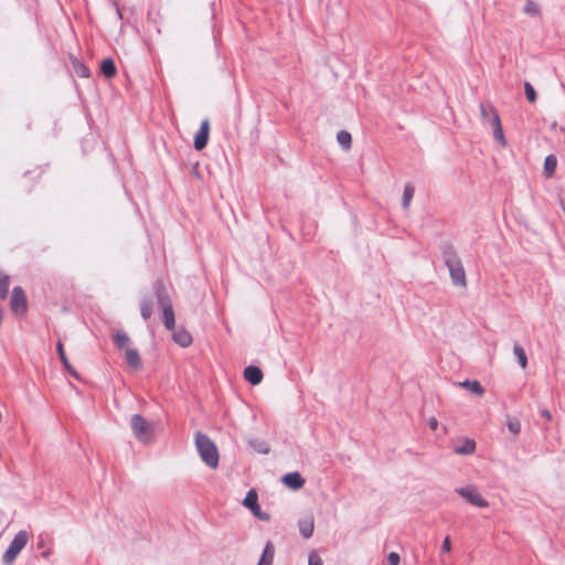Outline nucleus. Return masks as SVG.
<instances>
[{
	"label": "nucleus",
	"instance_id": "6e6552de",
	"mask_svg": "<svg viewBox=\"0 0 565 565\" xmlns=\"http://www.w3.org/2000/svg\"><path fill=\"white\" fill-rule=\"evenodd\" d=\"M10 306L15 315H22L26 311V298L21 287L13 288Z\"/></svg>",
	"mask_w": 565,
	"mask_h": 565
},
{
	"label": "nucleus",
	"instance_id": "393cba45",
	"mask_svg": "<svg viewBox=\"0 0 565 565\" xmlns=\"http://www.w3.org/2000/svg\"><path fill=\"white\" fill-rule=\"evenodd\" d=\"M10 278L0 271V298L6 299L9 294Z\"/></svg>",
	"mask_w": 565,
	"mask_h": 565
},
{
	"label": "nucleus",
	"instance_id": "7ed1b4c3",
	"mask_svg": "<svg viewBox=\"0 0 565 565\" xmlns=\"http://www.w3.org/2000/svg\"><path fill=\"white\" fill-rule=\"evenodd\" d=\"M157 298L160 308L162 309V320L164 327L172 331L175 328V318L172 303L166 294L164 286L160 282L157 287Z\"/></svg>",
	"mask_w": 565,
	"mask_h": 565
},
{
	"label": "nucleus",
	"instance_id": "6ab92c4d",
	"mask_svg": "<svg viewBox=\"0 0 565 565\" xmlns=\"http://www.w3.org/2000/svg\"><path fill=\"white\" fill-rule=\"evenodd\" d=\"M100 71L107 78L114 77L116 74V66L114 61L111 58H105L100 63Z\"/></svg>",
	"mask_w": 565,
	"mask_h": 565
},
{
	"label": "nucleus",
	"instance_id": "7c9ffc66",
	"mask_svg": "<svg viewBox=\"0 0 565 565\" xmlns=\"http://www.w3.org/2000/svg\"><path fill=\"white\" fill-rule=\"evenodd\" d=\"M74 70H75V73L79 77H88L89 76V70L84 64H82L79 62L74 63Z\"/></svg>",
	"mask_w": 565,
	"mask_h": 565
},
{
	"label": "nucleus",
	"instance_id": "f257e3e1",
	"mask_svg": "<svg viewBox=\"0 0 565 565\" xmlns=\"http://www.w3.org/2000/svg\"><path fill=\"white\" fill-rule=\"evenodd\" d=\"M195 446L201 459L212 469L218 466V451L215 444L203 433L195 434Z\"/></svg>",
	"mask_w": 565,
	"mask_h": 565
},
{
	"label": "nucleus",
	"instance_id": "20e7f679",
	"mask_svg": "<svg viewBox=\"0 0 565 565\" xmlns=\"http://www.w3.org/2000/svg\"><path fill=\"white\" fill-rule=\"evenodd\" d=\"M130 425L135 437L147 444L153 439L154 426L139 414L131 416Z\"/></svg>",
	"mask_w": 565,
	"mask_h": 565
},
{
	"label": "nucleus",
	"instance_id": "bb28decb",
	"mask_svg": "<svg viewBox=\"0 0 565 565\" xmlns=\"http://www.w3.org/2000/svg\"><path fill=\"white\" fill-rule=\"evenodd\" d=\"M497 111L492 105H480V114L483 124H489L491 126V111Z\"/></svg>",
	"mask_w": 565,
	"mask_h": 565
},
{
	"label": "nucleus",
	"instance_id": "4be33fe9",
	"mask_svg": "<svg viewBox=\"0 0 565 565\" xmlns=\"http://www.w3.org/2000/svg\"><path fill=\"white\" fill-rule=\"evenodd\" d=\"M415 189L412 184H406L403 191L402 205L406 210L409 207L412 199L414 196Z\"/></svg>",
	"mask_w": 565,
	"mask_h": 565
},
{
	"label": "nucleus",
	"instance_id": "5701e85b",
	"mask_svg": "<svg viewBox=\"0 0 565 565\" xmlns=\"http://www.w3.org/2000/svg\"><path fill=\"white\" fill-rule=\"evenodd\" d=\"M524 13L529 14V15H533V17H540L541 15V8L540 6L533 1V0H527L524 4V9H523Z\"/></svg>",
	"mask_w": 565,
	"mask_h": 565
},
{
	"label": "nucleus",
	"instance_id": "aec40b11",
	"mask_svg": "<svg viewBox=\"0 0 565 565\" xmlns=\"http://www.w3.org/2000/svg\"><path fill=\"white\" fill-rule=\"evenodd\" d=\"M459 385L469 388L471 393L478 396H482L484 394V390L478 381L466 380Z\"/></svg>",
	"mask_w": 565,
	"mask_h": 565
},
{
	"label": "nucleus",
	"instance_id": "1a4fd4ad",
	"mask_svg": "<svg viewBox=\"0 0 565 565\" xmlns=\"http://www.w3.org/2000/svg\"><path fill=\"white\" fill-rule=\"evenodd\" d=\"M209 130H210V122L207 119L202 120L199 131L195 135L194 138V148L196 150H202L205 148L207 140H209Z\"/></svg>",
	"mask_w": 565,
	"mask_h": 565
},
{
	"label": "nucleus",
	"instance_id": "2eb2a0df",
	"mask_svg": "<svg viewBox=\"0 0 565 565\" xmlns=\"http://www.w3.org/2000/svg\"><path fill=\"white\" fill-rule=\"evenodd\" d=\"M125 358H126L127 364L131 369L139 370L141 367L142 362H141L139 352L136 349L127 348L126 352H125Z\"/></svg>",
	"mask_w": 565,
	"mask_h": 565
},
{
	"label": "nucleus",
	"instance_id": "f8f14e48",
	"mask_svg": "<svg viewBox=\"0 0 565 565\" xmlns=\"http://www.w3.org/2000/svg\"><path fill=\"white\" fill-rule=\"evenodd\" d=\"M282 482L292 490H298L305 484V479L299 472H289L282 477Z\"/></svg>",
	"mask_w": 565,
	"mask_h": 565
},
{
	"label": "nucleus",
	"instance_id": "a211bd4d",
	"mask_svg": "<svg viewBox=\"0 0 565 565\" xmlns=\"http://www.w3.org/2000/svg\"><path fill=\"white\" fill-rule=\"evenodd\" d=\"M173 340L182 348H186L192 343L191 334L184 329L175 331L173 333Z\"/></svg>",
	"mask_w": 565,
	"mask_h": 565
},
{
	"label": "nucleus",
	"instance_id": "c9c22d12",
	"mask_svg": "<svg viewBox=\"0 0 565 565\" xmlns=\"http://www.w3.org/2000/svg\"><path fill=\"white\" fill-rule=\"evenodd\" d=\"M428 426H429V428H430L431 430H436V429H437V427H438V420H437V418H435V417H430V418L428 419Z\"/></svg>",
	"mask_w": 565,
	"mask_h": 565
},
{
	"label": "nucleus",
	"instance_id": "39448f33",
	"mask_svg": "<svg viewBox=\"0 0 565 565\" xmlns=\"http://www.w3.org/2000/svg\"><path fill=\"white\" fill-rule=\"evenodd\" d=\"M29 541L26 531H19L3 554L2 562L4 565H12L20 552L25 547Z\"/></svg>",
	"mask_w": 565,
	"mask_h": 565
},
{
	"label": "nucleus",
	"instance_id": "f3484780",
	"mask_svg": "<svg viewBox=\"0 0 565 565\" xmlns=\"http://www.w3.org/2000/svg\"><path fill=\"white\" fill-rule=\"evenodd\" d=\"M274 555L275 547L271 542H267L257 565H273Z\"/></svg>",
	"mask_w": 565,
	"mask_h": 565
},
{
	"label": "nucleus",
	"instance_id": "f03ea898",
	"mask_svg": "<svg viewBox=\"0 0 565 565\" xmlns=\"http://www.w3.org/2000/svg\"><path fill=\"white\" fill-rule=\"evenodd\" d=\"M444 257H445V264L449 270V275H450L452 284L456 287L466 288L467 287L466 271H465V268H463L462 263H461L460 258L458 257V255L454 250L449 249V250L445 252Z\"/></svg>",
	"mask_w": 565,
	"mask_h": 565
},
{
	"label": "nucleus",
	"instance_id": "b1692460",
	"mask_svg": "<svg viewBox=\"0 0 565 565\" xmlns=\"http://www.w3.org/2000/svg\"><path fill=\"white\" fill-rule=\"evenodd\" d=\"M513 353L516 356L520 366L522 369H525L527 365V358H526L524 349L521 345L515 344L513 347Z\"/></svg>",
	"mask_w": 565,
	"mask_h": 565
},
{
	"label": "nucleus",
	"instance_id": "4468645a",
	"mask_svg": "<svg viewBox=\"0 0 565 565\" xmlns=\"http://www.w3.org/2000/svg\"><path fill=\"white\" fill-rule=\"evenodd\" d=\"M244 377L253 385H257L263 380V372L259 367L249 365L244 370Z\"/></svg>",
	"mask_w": 565,
	"mask_h": 565
},
{
	"label": "nucleus",
	"instance_id": "c85d7f7f",
	"mask_svg": "<svg viewBox=\"0 0 565 565\" xmlns=\"http://www.w3.org/2000/svg\"><path fill=\"white\" fill-rule=\"evenodd\" d=\"M140 313L145 320H148L152 315V302L151 300H143L140 305Z\"/></svg>",
	"mask_w": 565,
	"mask_h": 565
},
{
	"label": "nucleus",
	"instance_id": "72a5a7b5",
	"mask_svg": "<svg viewBox=\"0 0 565 565\" xmlns=\"http://www.w3.org/2000/svg\"><path fill=\"white\" fill-rule=\"evenodd\" d=\"M387 563H388V565H399V563H401L399 555L396 552H391L387 555Z\"/></svg>",
	"mask_w": 565,
	"mask_h": 565
},
{
	"label": "nucleus",
	"instance_id": "a878e982",
	"mask_svg": "<svg viewBox=\"0 0 565 565\" xmlns=\"http://www.w3.org/2000/svg\"><path fill=\"white\" fill-rule=\"evenodd\" d=\"M337 140L342 146L343 149L351 148L352 138L348 131H345V130L339 131L337 135Z\"/></svg>",
	"mask_w": 565,
	"mask_h": 565
},
{
	"label": "nucleus",
	"instance_id": "423d86ee",
	"mask_svg": "<svg viewBox=\"0 0 565 565\" xmlns=\"http://www.w3.org/2000/svg\"><path fill=\"white\" fill-rule=\"evenodd\" d=\"M456 492L472 505L478 508H487L489 505L488 501L481 497L473 486L458 488Z\"/></svg>",
	"mask_w": 565,
	"mask_h": 565
},
{
	"label": "nucleus",
	"instance_id": "58836bf2",
	"mask_svg": "<svg viewBox=\"0 0 565 565\" xmlns=\"http://www.w3.org/2000/svg\"><path fill=\"white\" fill-rule=\"evenodd\" d=\"M49 555H50V552H49V551H45V552H43V553H42V556H43V557H47Z\"/></svg>",
	"mask_w": 565,
	"mask_h": 565
},
{
	"label": "nucleus",
	"instance_id": "4c0bfd02",
	"mask_svg": "<svg viewBox=\"0 0 565 565\" xmlns=\"http://www.w3.org/2000/svg\"><path fill=\"white\" fill-rule=\"evenodd\" d=\"M258 451L263 452V454H267L269 451V449L266 446H259Z\"/></svg>",
	"mask_w": 565,
	"mask_h": 565
},
{
	"label": "nucleus",
	"instance_id": "9b49d317",
	"mask_svg": "<svg viewBox=\"0 0 565 565\" xmlns=\"http://www.w3.org/2000/svg\"><path fill=\"white\" fill-rule=\"evenodd\" d=\"M457 455H471L476 451V441L471 438H462L454 447Z\"/></svg>",
	"mask_w": 565,
	"mask_h": 565
},
{
	"label": "nucleus",
	"instance_id": "9d476101",
	"mask_svg": "<svg viewBox=\"0 0 565 565\" xmlns=\"http://www.w3.org/2000/svg\"><path fill=\"white\" fill-rule=\"evenodd\" d=\"M490 111H491V127L493 130V136H494L495 140L498 142H500L502 147H504L505 146V137H504V132H503V128L501 125L499 114H498V111H492V110H490Z\"/></svg>",
	"mask_w": 565,
	"mask_h": 565
},
{
	"label": "nucleus",
	"instance_id": "cd10ccee",
	"mask_svg": "<svg viewBox=\"0 0 565 565\" xmlns=\"http://www.w3.org/2000/svg\"><path fill=\"white\" fill-rule=\"evenodd\" d=\"M557 160L555 156L550 154L544 161V171L547 175H552L556 169Z\"/></svg>",
	"mask_w": 565,
	"mask_h": 565
},
{
	"label": "nucleus",
	"instance_id": "0eeeda50",
	"mask_svg": "<svg viewBox=\"0 0 565 565\" xmlns=\"http://www.w3.org/2000/svg\"><path fill=\"white\" fill-rule=\"evenodd\" d=\"M243 504L252 511V513L262 521H269L270 516L268 513L263 512L260 510V507L258 504V494L255 489H250L244 501Z\"/></svg>",
	"mask_w": 565,
	"mask_h": 565
},
{
	"label": "nucleus",
	"instance_id": "e433bc0d",
	"mask_svg": "<svg viewBox=\"0 0 565 565\" xmlns=\"http://www.w3.org/2000/svg\"><path fill=\"white\" fill-rule=\"evenodd\" d=\"M541 416L544 417L545 419L547 420H551L552 419V414L550 413V411L547 409H543L541 411Z\"/></svg>",
	"mask_w": 565,
	"mask_h": 565
},
{
	"label": "nucleus",
	"instance_id": "ea45409f",
	"mask_svg": "<svg viewBox=\"0 0 565 565\" xmlns=\"http://www.w3.org/2000/svg\"><path fill=\"white\" fill-rule=\"evenodd\" d=\"M441 565H446V563H445V562H443V563H441Z\"/></svg>",
	"mask_w": 565,
	"mask_h": 565
},
{
	"label": "nucleus",
	"instance_id": "dca6fc26",
	"mask_svg": "<svg viewBox=\"0 0 565 565\" xmlns=\"http://www.w3.org/2000/svg\"><path fill=\"white\" fill-rule=\"evenodd\" d=\"M57 353L60 356L61 362L63 363L64 367L67 370V372L75 379H79V374L75 371V369L70 364L68 359L65 354L64 347L62 342H58L56 345Z\"/></svg>",
	"mask_w": 565,
	"mask_h": 565
},
{
	"label": "nucleus",
	"instance_id": "c756f323",
	"mask_svg": "<svg viewBox=\"0 0 565 565\" xmlns=\"http://www.w3.org/2000/svg\"><path fill=\"white\" fill-rule=\"evenodd\" d=\"M525 96L530 103H534L536 100V92L534 87L529 83H524Z\"/></svg>",
	"mask_w": 565,
	"mask_h": 565
},
{
	"label": "nucleus",
	"instance_id": "2f4dec72",
	"mask_svg": "<svg viewBox=\"0 0 565 565\" xmlns=\"http://www.w3.org/2000/svg\"><path fill=\"white\" fill-rule=\"evenodd\" d=\"M509 431L513 435H518L521 430V424L518 419H510L507 424Z\"/></svg>",
	"mask_w": 565,
	"mask_h": 565
},
{
	"label": "nucleus",
	"instance_id": "ddd939ff",
	"mask_svg": "<svg viewBox=\"0 0 565 565\" xmlns=\"http://www.w3.org/2000/svg\"><path fill=\"white\" fill-rule=\"evenodd\" d=\"M298 527H299L300 534L305 539H310L312 536L313 530H315L313 516L312 515H308V516L299 520Z\"/></svg>",
	"mask_w": 565,
	"mask_h": 565
},
{
	"label": "nucleus",
	"instance_id": "473e14b6",
	"mask_svg": "<svg viewBox=\"0 0 565 565\" xmlns=\"http://www.w3.org/2000/svg\"><path fill=\"white\" fill-rule=\"evenodd\" d=\"M308 565H323L321 557L316 551L309 553Z\"/></svg>",
	"mask_w": 565,
	"mask_h": 565
},
{
	"label": "nucleus",
	"instance_id": "f704fd0d",
	"mask_svg": "<svg viewBox=\"0 0 565 565\" xmlns=\"http://www.w3.org/2000/svg\"><path fill=\"white\" fill-rule=\"evenodd\" d=\"M440 551H441V553H449L451 551V543H450V539L448 536L445 537V540L441 544Z\"/></svg>",
	"mask_w": 565,
	"mask_h": 565
},
{
	"label": "nucleus",
	"instance_id": "412c9836",
	"mask_svg": "<svg viewBox=\"0 0 565 565\" xmlns=\"http://www.w3.org/2000/svg\"><path fill=\"white\" fill-rule=\"evenodd\" d=\"M114 342L119 349H127L130 342V339L126 332L118 331L114 334Z\"/></svg>",
	"mask_w": 565,
	"mask_h": 565
}]
</instances>
